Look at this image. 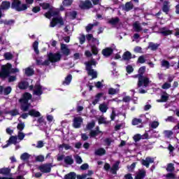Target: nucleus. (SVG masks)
Listing matches in <instances>:
<instances>
[{
	"mask_svg": "<svg viewBox=\"0 0 179 179\" xmlns=\"http://www.w3.org/2000/svg\"><path fill=\"white\" fill-rule=\"evenodd\" d=\"M34 94H35V96H41V94H43V87H41L40 84H36L34 88Z\"/></svg>",
	"mask_w": 179,
	"mask_h": 179,
	"instance_id": "obj_10",
	"label": "nucleus"
},
{
	"mask_svg": "<svg viewBox=\"0 0 179 179\" xmlns=\"http://www.w3.org/2000/svg\"><path fill=\"white\" fill-rule=\"evenodd\" d=\"M94 26H96V24H90L86 27V31H87V33H89V31H90V30H92V29H93V27H94Z\"/></svg>",
	"mask_w": 179,
	"mask_h": 179,
	"instance_id": "obj_60",
	"label": "nucleus"
},
{
	"mask_svg": "<svg viewBox=\"0 0 179 179\" xmlns=\"http://www.w3.org/2000/svg\"><path fill=\"white\" fill-rule=\"evenodd\" d=\"M48 57L49 60L45 62L37 59L36 62L38 65H50V62H58V61L61 60V54H59V52L49 53Z\"/></svg>",
	"mask_w": 179,
	"mask_h": 179,
	"instance_id": "obj_2",
	"label": "nucleus"
},
{
	"mask_svg": "<svg viewBox=\"0 0 179 179\" xmlns=\"http://www.w3.org/2000/svg\"><path fill=\"white\" fill-rule=\"evenodd\" d=\"M13 9H15L18 12H22V10H26L28 6L27 4H22L20 0H14L12 3Z\"/></svg>",
	"mask_w": 179,
	"mask_h": 179,
	"instance_id": "obj_5",
	"label": "nucleus"
},
{
	"mask_svg": "<svg viewBox=\"0 0 179 179\" xmlns=\"http://www.w3.org/2000/svg\"><path fill=\"white\" fill-rule=\"evenodd\" d=\"M32 96L29 92H25L23 95L22 99H20V103L21 104V110L22 111H27L31 105L29 103V100H31Z\"/></svg>",
	"mask_w": 179,
	"mask_h": 179,
	"instance_id": "obj_3",
	"label": "nucleus"
},
{
	"mask_svg": "<svg viewBox=\"0 0 179 179\" xmlns=\"http://www.w3.org/2000/svg\"><path fill=\"white\" fill-rule=\"evenodd\" d=\"M79 6L81 9H89V8H92V6H93V4H92V2L89 1H81Z\"/></svg>",
	"mask_w": 179,
	"mask_h": 179,
	"instance_id": "obj_12",
	"label": "nucleus"
},
{
	"mask_svg": "<svg viewBox=\"0 0 179 179\" xmlns=\"http://www.w3.org/2000/svg\"><path fill=\"white\" fill-rule=\"evenodd\" d=\"M95 155L96 156H103L106 155V150L103 148H98L95 150Z\"/></svg>",
	"mask_w": 179,
	"mask_h": 179,
	"instance_id": "obj_22",
	"label": "nucleus"
},
{
	"mask_svg": "<svg viewBox=\"0 0 179 179\" xmlns=\"http://www.w3.org/2000/svg\"><path fill=\"white\" fill-rule=\"evenodd\" d=\"M133 29L135 31H137L138 33L143 30V28H142V26L141 25V23H139V22H135L133 24Z\"/></svg>",
	"mask_w": 179,
	"mask_h": 179,
	"instance_id": "obj_16",
	"label": "nucleus"
},
{
	"mask_svg": "<svg viewBox=\"0 0 179 179\" xmlns=\"http://www.w3.org/2000/svg\"><path fill=\"white\" fill-rule=\"evenodd\" d=\"M133 8H134V4H132L131 2H128L125 4L124 10L128 12V11L131 10V9H133Z\"/></svg>",
	"mask_w": 179,
	"mask_h": 179,
	"instance_id": "obj_37",
	"label": "nucleus"
},
{
	"mask_svg": "<svg viewBox=\"0 0 179 179\" xmlns=\"http://www.w3.org/2000/svg\"><path fill=\"white\" fill-rule=\"evenodd\" d=\"M64 163L66 164H73V159H72V157L67 156L64 158Z\"/></svg>",
	"mask_w": 179,
	"mask_h": 179,
	"instance_id": "obj_34",
	"label": "nucleus"
},
{
	"mask_svg": "<svg viewBox=\"0 0 179 179\" xmlns=\"http://www.w3.org/2000/svg\"><path fill=\"white\" fill-rule=\"evenodd\" d=\"M161 65L163 68H165L166 69H169L170 68V63L166 60H162Z\"/></svg>",
	"mask_w": 179,
	"mask_h": 179,
	"instance_id": "obj_41",
	"label": "nucleus"
},
{
	"mask_svg": "<svg viewBox=\"0 0 179 179\" xmlns=\"http://www.w3.org/2000/svg\"><path fill=\"white\" fill-rule=\"evenodd\" d=\"M120 22V19L118 17L112 18L109 20L110 24H112V26H115L116 24H118V22Z\"/></svg>",
	"mask_w": 179,
	"mask_h": 179,
	"instance_id": "obj_35",
	"label": "nucleus"
},
{
	"mask_svg": "<svg viewBox=\"0 0 179 179\" xmlns=\"http://www.w3.org/2000/svg\"><path fill=\"white\" fill-rule=\"evenodd\" d=\"M158 48H159V44L157 43H149L148 48H150V50H152V51L157 50Z\"/></svg>",
	"mask_w": 179,
	"mask_h": 179,
	"instance_id": "obj_33",
	"label": "nucleus"
},
{
	"mask_svg": "<svg viewBox=\"0 0 179 179\" xmlns=\"http://www.w3.org/2000/svg\"><path fill=\"white\" fill-rule=\"evenodd\" d=\"M120 166V162H116L113 166L111 168V171L113 173V174H116L117 173V170H118V166Z\"/></svg>",
	"mask_w": 179,
	"mask_h": 179,
	"instance_id": "obj_29",
	"label": "nucleus"
},
{
	"mask_svg": "<svg viewBox=\"0 0 179 179\" xmlns=\"http://www.w3.org/2000/svg\"><path fill=\"white\" fill-rule=\"evenodd\" d=\"M108 110V105L107 103H103L99 105V110L101 113H107V110Z\"/></svg>",
	"mask_w": 179,
	"mask_h": 179,
	"instance_id": "obj_20",
	"label": "nucleus"
},
{
	"mask_svg": "<svg viewBox=\"0 0 179 179\" xmlns=\"http://www.w3.org/2000/svg\"><path fill=\"white\" fill-rule=\"evenodd\" d=\"M17 129L22 132V131H23L24 129V123L23 122H20L18 124H17Z\"/></svg>",
	"mask_w": 179,
	"mask_h": 179,
	"instance_id": "obj_49",
	"label": "nucleus"
},
{
	"mask_svg": "<svg viewBox=\"0 0 179 179\" xmlns=\"http://www.w3.org/2000/svg\"><path fill=\"white\" fill-rule=\"evenodd\" d=\"M167 171H173L174 170V164H169L166 168Z\"/></svg>",
	"mask_w": 179,
	"mask_h": 179,
	"instance_id": "obj_63",
	"label": "nucleus"
},
{
	"mask_svg": "<svg viewBox=\"0 0 179 179\" xmlns=\"http://www.w3.org/2000/svg\"><path fill=\"white\" fill-rule=\"evenodd\" d=\"M150 127H151V128H153L154 129L157 128V127H159V122L154 121V122H151Z\"/></svg>",
	"mask_w": 179,
	"mask_h": 179,
	"instance_id": "obj_57",
	"label": "nucleus"
},
{
	"mask_svg": "<svg viewBox=\"0 0 179 179\" xmlns=\"http://www.w3.org/2000/svg\"><path fill=\"white\" fill-rule=\"evenodd\" d=\"M103 94H104L103 93H99V94H97L96 95V96H95V99L92 101V104H94V106H96V104H97V103L99 101H100V99H101V97H103Z\"/></svg>",
	"mask_w": 179,
	"mask_h": 179,
	"instance_id": "obj_23",
	"label": "nucleus"
},
{
	"mask_svg": "<svg viewBox=\"0 0 179 179\" xmlns=\"http://www.w3.org/2000/svg\"><path fill=\"white\" fill-rule=\"evenodd\" d=\"M126 71H127V73H132V72H134V67H132V66H131V65H128L126 67Z\"/></svg>",
	"mask_w": 179,
	"mask_h": 179,
	"instance_id": "obj_58",
	"label": "nucleus"
},
{
	"mask_svg": "<svg viewBox=\"0 0 179 179\" xmlns=\"http://www.w3.org/2000/svg\"><path fill=\"white\" fill-rule=\"evenodd\" d=\"M132 125H137L138 128H142V127H143L142 120L138 118L133 119Z\"/></svg>",
	"mask_w": 179,
	"mask_h": 179,
	"instance_id": "obj_18",
	"label": "nucleus"
},
{
	"mask_svg": "<svg viewBox=\"0 0 179 179\" xmlns=\"http://www.w3.org/2000/svg\"><path fill=\"white\" fill-rule=\"evenodd\" d=\"M12 92V87H7L6 88H3V87L0 86V94H4V95H8Z\"/></svg>",
	"mask_w": 179,
	"mask_h": 179,
	"instance_id": "obj_14",
	"label": "nucleus"
},
{
	"mask_svg": "<svg viewBox=\"0 0 179 179\" xmlns=\"http://www.w3.org/2000/svg\"><path fill=\"white\" fill-rule=\"evenodd\" d=\"M36 162H44V156L38 155L36 157Z\"/></svg>",
	"mask_w": 179,
	"mask_h": 179,
	"instance_id": "obj_64",
	"label": "nucleus"
},
{
	"mask_svg": "<svg viewBox=\"0 0 179 179\" xmlns=\"http://www.w3.org/2000/svg\"><path fill=\"white\" fill-rule=\"evenodd\" d=\"M87 40H88V41H90L91 40H92L94 44H96V45H99V40L93 38V35L92 34L87 35Z\"/></svg>",
	"mask_w": 179,
	"mask_h": 179,
	"instance_id": "obj_31",
	"label": "nucleus"
},
{
	"mask_svg": "<svg viewBox=\"0 0 179 179\" xmlns=\"http://www.w3.org/2000/svg\"><path fill=\"white\" fill-rule=\"evenodd\" d=\"M102 54L104 57H110L113 54V49L110 48H106L102 51Z\"/></svg>",
	"mask_w": 179,
	"mask_h": 179,
	"instance_id": "obj_21",
	"label": "nucleus"
},
{
	"mask_svg": "<svg viewBox=\"0 0 179 179\" xmlns=\"http://www.w3.org/2000/svg\"><path fill=\"white\" fill-rule=\"evenodd\" d=\"M85 65L89 76H92V79H96V78H97V71L92 69V66H96V61H94V59H92L91 61L85 63Z\"/></svg>",
	"mask_w": 179,
	"mask_h": 179,
	"instance_id": "obj_4",
	"label": "nucleus"
},
{
	"mask_svg": "<svg viewBox=\"0 0 179 179\" xmlns=\"http://www.w3.org/2000/svg\"><path fill=\"white\" fill-rule=\"evenodd\" d=\"M72 2H73V0H64L63 5L64 6H69L70 5H72Z\"/></svg>",
	"mask_w": 179,
	"mask_h": 179,
	"instance_id": "obj_53",
	"label": "nucleus"
},
{
	"mask_svg": "<svg viewBox=\"0 0 179 179\" xmlns=\"http://www.w3.org/2000/svg\"><path fill=\"white\" fill-rule=\"evenodd\" d=\"M60 148H64L65 150H69V149H71V147L68 144H62L59 145Z\"/></svg>",
	"mask_w": 179,
	"mask_h": 179,
	"instance_id": "obj_59",
	"label": "nucleus"
},
{
	"mask_svg": "<svg viewBox=\"0 0 179 179\" xmlns=\"http://www.w3.org/2000/svg\"><path fill=\"white\" fill-rule=\"evenodd\" d=\"M76 162L78 164H82L83 160H82V157L78 155L75 156Z\"/></svg>",
	"mask_w": 179,
	"mask_h": 179,
	"instance_id": "obj_54",
	"label": "nucleus"
},
{
	"mask_svg": "<svg viewBox=\"0 0 179 179\" xmlns=\"http://www.w3.org/2000/svg\"><path fill=\"white\" fill-rule=\"evenodd\" d=\"M29 86V83L26 82V81H21L19 84H18V87L19 89H27Z\"/></svg>",
	"mask_w": 179,
	"mask_h": 179,
	"instance_id": "obj_27",
	"label": "nucleus"
},
{
	"mask_svg": "<svg viewBox=\"0 0 179 179\" xmlns=\"http://www.w3.org/2000/svg\"><path fill=\"white\" fill-rule=\"evenodd\" d=\"M133 78H138V87H142V86H144V87H148L149 85V78L140 76L139 74L133 76Z\"/></svg>",
	"mask_w": 179,
	"mask_h": 179,
	"instance_id": "obj_6",
	"label": "nucleus"
},
{
	"mask_svg": "<svg viewBox=\"0 0 179 179\" xmlns=\"http://www.w3.org/2000/svg\"><path fill=\"white\" fill-rule=\"evenodd\" d=\"M100 131L99 130H95V131H92L90 134V138H94L95 136H97V135H99V134H100Z\"/></svg>",
	"mask_w": 179,
	"mask_h": 179,
	"instance_id": "obj_42",
	"label": "nucleus"
},
{
	"mask_svg": "<svg viewBox=\"0 0 179 179\" xmlns=\"http://www.w3.org/2000/svg\"><path fill=\"white\" fill-rule=\"evenodd\" d=\"M71 82H72V76L69 75L66 77L64 81L63 82V85L64 86H68V85L71 84Z\"/></svg>",
	"mask_w": 179,
	"mask_h": 179,
	"instance_id": "obj_28",
	"label": "nucleus"
},
{
	"mask_svg": "<svg viewBox=\"0 0 179 179\" xmlns=\"http://www.w3.org/2000/svg\"><path fill=\"white\" fill-rule=\"evenodd\" d=\"M10 173V169L8 168H3L0 169V174H3V176H9Z\"/></svg>",
	"mask_w": 179,
	"mask_h": 179,
	"instance_id": "obj_30",
	"label": "nucleus"
},
{
	"mask_svg": "<svg viewBox=\"0 0 179 179\" xmlns=\"http://www.w3.org/2000/svg\"><path fill=\"white\" fill-rule=\"evenodd\" d=\"M10 115H12V117H15L16 115H19V110L17 109H14L9 112Z\"/></svg>",
	"mask_w": 179,
	"mask_h": 179,
	"instance_id": "obj_48",
	"label": "nucleus"
},
{
	"mask_svg": "<svg viewBox=\"0 0 179 179\" xmlns=\"http://www.w3.org/2000/svg\"><path fill=\"white\" fill-rule=\"evenodd\" d=\"M146 57L145 56H141L138 57V62L139 64H145V61Z\"/></svg>",
	"mask_w": 179,
	"mask_h": 179,
	"instance_id": "obj_62",
	"label": "nucleus"
},
{
	"mask_svg": "<svg viewBox=\"0 0 179 179\" xmlns=\"http://www.w3.org/2000/svg\"><path fill=\"white\" fill-rule=\"evenodd\" d=\"M118 92H120V90L118 89L110 88L108 90L109 94H117Z\"/></svg>",
	"mask_w": 179,
	"mask_h": 179,
	"instance_id": "obj_45",
	"label": "nucleus"
},
{
	"mask_svg": "<svg viewBox=\"0 0 179 179\" xmlns=\"http://www.w3.org/2000/svg\"><path fill=\"white\" fill-rule=\"evenodd\" d=\"M10 8V3L8 1H3L1 3V8L3 10L9 9Z\"/></svg>",
	"mask_w": 179,
	"mask_h": 179,
	"instance_id": "obj_32",
	"label": "nucleus"
},
{
	"mask_svg": "<svg viewBox=\"0 0 179 179\" xmlns=\"http://www.w3.org/2000/svg\"><path fill=\"white\" fill-rule=\"evenodd\" d=\"M10 143L16 145V143H17V137L11 136L8 141V143L6 145H2L3 149H5V148H8L9 145H10Z\"/></svg>",
	"mask_w": 179,
	"mask_h": 179,
	"instance_id": "obj_13",
	"label": "nucleus"
},
{
	"mask_svg": "<svg viewBox=\"0 0 179 179\" xmlns=\"http://www.w3.org/2000/svg\"><path fill=\"white\" fill-rule=\"evenodd\" d=\"M169 100V94L164 93L162 95V99L157 100L158 103H160L162 101L164 102Z\"/></svg>",
	"mask_w": 179,
	"mask_h": 179,
	"instance_id": "obj_40",
	"label": "nucleus"
},
{
	"mask_svg": "<svg viewBox=\"0 0 179 179\" xmlns=\"http://www.w3.org/2000/svg\"><path fill=\"white\" fill-rule=\"evenodd\" d=\"M169 0H166L164 1V6L162 7V10L165 13H169V10H170V6H169Z\"/></svg>",
	"mask_w": 179,
	"mask_h": 179,
	"instance_id": "obj_19",
	"label": "nucleus"
},
{
	"mask_svg": "<svg viewBox=\"0 0 179 179\" xmlns=\"http://www.w3.org/2000/svg\"><path fill=\"white\" fill-rule=\"evenodd\" d=\"M145 176H146V171L143 169L139 170L135 179H143L145 178Z\"/></svg>",
	"mask_w": 179,
	"mask_h": 179,
	"instance_id": "obj_17",
	"label": "nucleus"
},
{
	"mask_svg": "<svg viewBox=\"0 0 179 179\" xmlns=\"http://www.w3.org/2000/svg\"><path fill=\"white\" fill-rule=\"evenodd\" d=\"M153 162H155V159L153 158L148 157L147 158H145V159H143L141 161V164H143V166H145V167H149V164L153 163Z\"/></svg>",
	"mask_w": 179,
	"mask_h": 179,
	"instance_id": "obj_15",
	"label": "nucleus"
},
{
	"mask_svg": "<svg viewBox=\"0 0 179 179\" xmlns=\"http://www.w3.org/2000/svg\"><path fill=\"white\" fill-rule=\"evenodd\" d=\"M92 54H94V55H97V54H99V49L97 48V47L92 45Z\"/></svg>",
	"mask_w": 179,
	"mask_h": 179,
	"instance_id": "obj_51",
	"label": "nucleus"
},
{
	"mask_svg": "<svg viewBox=\"0 0 179 179\" xmlns=\"http://www.w3.org/2000/svg\"><path fill=\"white\" fill-rule=\"evenodd\" d=\"M24 73L27 76H31L33 73H34V71H33L30 67L25 69Z\"/></svg>",
	"mask_w": 179,
	"mask_h": 179,
	"instance_id": "obj_38",
	"label": "nucleus"
},
{
	"mask_svg": "<svg viewBox=\"0 0 179 179\" xmlns=\"http://www.w3.org/2000/svg\"><path fill=\"white\" fill-rule=\"evenodd\" d=\"M146 71L145 66H142L138 69V74L140 76H142L145 73V71Z\"/></svg>",
	"mask_w": 179,
	"mask_h": 179,
	"instance_id": "obj_50",
	"label": "nucleus"
},
{
	"mask_svg": "<svg viewBox=\"0 0 179 179\" xmlns=\"http://www.w3.org/2000/svg\"><path fill=\"white\" fill-rule=\"evenodd\" d=\"M65 179H76V173L74 172H71L64 176Z\"/></svg>",
	"mask_w": 179,
	"mask_h": 179,
	"instance_id": "obj_36",
	"label": "nucleus"
},
{
	"mask_svg": "<svg viewBox=\"0 0 179 179\" xmlns=\"http://www.w3.org/2000/svg\"><path fill=\"white\" fill-rule=\"evenodd\" d=\"M76 12L72 11L70 13H66V16H69L70 19H75L76 17Z\"/></svg>",
	"mask_w": 179,
	"mask_h": 179,
	"instance_id": "obj_44",
	"label": "nucleus"
},
{
	"mask_svg": "<svg viewBox=\"0 0 179 179\" xmlns=\"http://www.w3.org/2000/svg\"><path fill=\"white\" fill-rule=\"evenodd\" d=\"M122 58L124 61H129L132 58V55L129 51H127L123 54Z\"/></svg>",
	"mask_w": 179,
	"mask_h": 179,
	"instance_id": "obj_25",
	"label": "nucleus"
},
{
	"mask_svg": "<svg viewBox=\"0 0 179 179\" xmlns=\"http://www.w3.org/2000/svg\"><path fill=\"white\" fill-rule=\"evenodd\" d=\"M11 68L12 65L10 64H7L6 65L2 66L1 71H0V78H6V76L9 75Z\"/></svg>",
	"mask_w": 179,
	"mask_h": 179,
	"instance_id": "obj_7",
	"label": "nucleus"
},
{
	"mask_svg": "<svg viewBox=\"0 0 179 179\" xmlns=\"http://www.w3.org/2000/svg\"><path fill=\"white\" fill-rule=\"evenodd\" d=\"M94 125H96V123L94 122V121H92L87 124V129H92V128H94Z\"/></svg>",
	"mask_w": 179,
	"mask_h": 179,
	"instance_id": "obj_55",
	"label": "nucleus"
},
{
	"mask_svg": "<svg viewBox=\"0 0 179 179\" xmlns=\"http://www.w3.org/2000/svg\"><path fill=\"white\" fill-rule=\"evenodd\" d=\"M73 122V127L74 128H80V125L83 123V118L81 117H75Z\"/></svg>",
	"mask_w": 179,
	"mask_h": 179,
	"instance_id": "obj_8",
	"label": "nucleus"
},
{
	"mask_svg": "<svg viewBox=\"0 0 179 179\" xmlns=\"http://www.w3.org/2000/svg\"><path fill=\"white\" fill-rule=\"evenodd\" d=\"M4 58L6 59L10 60V59H12V58H13V55H11L10 52H6L4 54Z\"/></svg>",
	"mask_w": 179,
	"mask_h": 179,
	"instance_id": "obj_52",
	"label": "nucleus"
},
{
	"mask_svg": "<svg viewBox=\"0 0 179 179\" xmlns=\"http://www.w3.org/2000/svg\"><path fill=\"white\" fill-rule=\"evenodd\" d=\"M40 6H41V8H43V9H48V8H50V4L48 3H40Z\"/></svg>",
	"mask_w": 179,
	"mask_h": 179,
	"instance_id": "obj_61",
	"label": "nucleus"
},
{
	"mask_svg": "<svg viewBox=\"0 0 179 179\" xmlns=\"http://www.w3.org/2000/svg\"><path fill=\"white\" fill-rule=\"evenodd\" d=\"M52 167V165H51V164H43L39 166V170L42 173H50Z\"/></svg>",
	"mask_w": 179,
	"mask_h": 179,
	"instance_id": "obj_9",
	"label": "nucleus"
},
{
	"mask_svg": "<svg viewBox=\"0 0 179 179\" xmlns=\"http://www.w3.org/2000/svg\"><path fill=\"white\" fill-rule=\"evenodd\" d=\"M60 50H61V52L63 55L68 56L71 54V50H69V48H68V46H66V44L62 43Z\"/></svg>",
	"mask_w": 179,
	"mask_h": 179,
	"instance_id": "obj_11",
	"label": "nucleus"
},
{
	"mask_svg": "<svg viewBox=\"0 0 179 179\" xmlns=\"http://www.w3.org/2000/svg\"><path fill=\"white\" fill-rule=\"evenodd\" d=\"M148 138V134H144L141 136V134H136L134 136V140L135 142H138L140 139H146Z\"/></svg>",
	"mask_w": 179,
	"mask_h": 179,
	"instance_id": "obj_24",
	"label": "nucleus"
},
{
	"mask_svg": "<svg viewBox=\"0 0 179 179\" xmlns=\"http://www.w3.org/2000/svg\"><path fill=\"white\" fill-rule=\"evenodd\" d=\"M99 124H110V122L107 121V119L103 116H101L99 118Z\"/></svg>",
	"mask_w": 179,
	"mask_h": 179,
	"instance_id": "obj_39",
	"label": "nucleus"
},
{
	"mask_svg": "<svg viewBox=\"0 0 179 179\" xmlns=\"http://www.w3.org/2000/svg\"><path fill=\"white\" fill-rule=\"evenodd\" d=\"M24 136H26L24 133L22 131H18L17 138L20 141H23V139H24Z\"/></svg>",
	"mask_w": 179,
	"mask_h": 179,
	"instance_id": "obj_47",
	"label": "nucleus"
},
{
	"mask_svg": "<svg viewBox=\"0 0 179 179\" xmlns=\"http://www.w3.org/2000/svg\"><path fill=\"white\" fill-rule=\"evenodd\" d=\"M29 157H30V155L27 152H24L21 155L20 159L21 160H27Z\"/></svg>",
	"mask_w": 179,
	"mask_h": 179,
	"instance_id": "obj_46",
	"label": "nucleus"
},
{
	"mask_svg": "<svg viewBox=\"0 0 179 179\" xmlns=\"http://www.w3.org/2000/svg\"><path fill=\"white\" fill-rule=\"evenodd\" d=\"M33 48L36 52V54H38L39 50H38V41H35L33 44Z\"/></svg>",
	"mask_w": 179,
	"mask_h": 179,
	"instance_id": "obj_43",
	"label": "nucleus"
},
{
	"mask_svg": "<svg viewBox=\"0 0 179 179\" xmlns=\"http://www.w3.org/2000/svg\"><path fill=\"white\" fill-rule=\"evenodd\" d=\"M164 134L166 138H171L173 136V131H164Z\"/></svg>",
	"mask_w": 179,
	"mask_h": 179,
	"instance_id": "obj_56",
	"label": "nucleus"
},
{
	"mask_svg": "<svg viewBox=\"0 0 179 179\" xmlns=\"http://www.w3.org/2000/svg\"><path fill=\"white\" fill-rule=\"evenodd\" d=\"M59 11L57 9L50 8V10L45 13V17L48 19H51L53 17L50 22V27H55L57 24H60V26H64V20L62 17L58 14Z\"/></svg>",
	"mask_w": 179,
	"mask_h": 179,
	"instance_id": "obj_1",
	"label": "nucleus"
},
{
	"mask_svg": "<svg viewBox=\"0 0 179 179\" xmlns=\"http://www.w3.org/2000/svg\"><path fill=\"white\" fill-rule=\"evenodd\" d=\"M29 115H31V117H40V115H41L40 112H38L34 109L29 110Z\"/></svg>",
	"mask_w": 179,
	"mask_h": 179,
	"instance_id": "obj_26",
	"label": "nucleus"
}]
</instances>
